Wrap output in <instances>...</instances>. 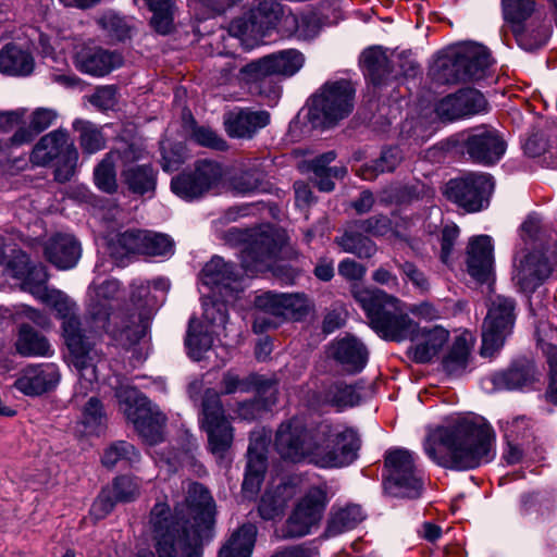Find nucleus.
Masks as SVG:
<instances>
[{
    "label": "nucleus",
    "instance_id": "1",
    "mask_svg": "<svg viewBox=\"0 0 557 557\" xmlns=\"http://www.w3.org/2000/svg\"><path fill=\"white\" fill-rule=\"evenodd\" d=\"M214 502L209 491L191 483L185 500L174 512L165 502H157L149 527L158 557H202V546L213 536Z\"/></svg>",
    "mask_w": 557,
    "mask_h": 557
},
{
    "label": "nucleus",
    "instance_id": "2",
    "mask_svg": "<svg viewBox=\"0 0 557 557\" xmlns=\"http://www.w3.org/2000/svg\"><path fill=\"white\" fill-rule=\"evenodd\" d=\"M360 447L352 429L338 430L327 423L308 428L299 419L283 422L275 435V449L284 460L308 461L320 468L350 465Z\"/></svg>",
    "mask_w": 557,
    "mask_h": 557
},
{
    "label": "nucleus",
    "instance_id": "3",
    "mask_svg": "<svg viewBox=\"0 0 557 557\" xmlns=\"http://www.w3.org/2000/svg\"><path fill=\"white\" fill-rule=\"evenodd\" d=\"M493 444V430L483 419L457 417L430 431L423 446L436 465L463 471L490 462Z\"/></svg>",
    "mask_w": 557,
    "mask_h": 557
},
{
    "label": "nucleus",
    "instance_id": "4",
    "mask_svg": "<svg viewBox=\"0 0 557 557\" xmlns=\"http://www.w3.org/2000/svg\"><path fill=\"white\" fill-rule=\"evenodd\" d=\"M40 301L52 308L63 321V335L71 354V362L79 375L75 396L78 397L79 394L85 396L94 389L98 380L97 366L95 364L97 354L92 348L90 336L81 327L76 314V304L58 289H51Z\"/></svg>",
    "mask_w": 557,
    "mask_h": 557
},
{
    "label": "nucleus",
    "instance_id": "5",
    "mask_svg": "<svg viewBox=\"0 0 557 557\" xmlns=\"http://www.w3.org/2000/svg\"><path fill=\"white\" fill-rule=\"evenodd\" d=\"M355 300L364 310L371 327L383 338L394 342L409 339L417 331V323L399 308V300L385 292L355 284Z\"/></svg>",
    "mask_w": 557,
    "mask_h": 557
},
{
    "label": "nucleus",
    "instance_id": "6",
    "mask_svg": "<svg viewBox=\"0 0 557 557\" xmlns=\"http://www.w3.org/2000/svg\"><path fill=\"white\" fill-rule=\"evenodd\" d=\"M492 60L487 49L478 44H463L442 51L430 73L442 84L476 82L488 75Z\"/></svg>",
    "mask_w": 557,
    "mask_h": 557
},
{
    "label": "nucleus",
    "instance_id": "7",
    "mask_svg": "<svg viewBox=\"0 0 557 557\" xmlns=\"http://www.w3.org/2000/svg\"><path fill=\"white\" fill-rule=\"evenodd\" d=\"M355 88L349 81L326 82L312 97L308 119L314 127L327 128L354 110Z\"/></svg>",
    "mask_w": 557,
    "mask_h": 557
},
{
    "label": "nucleus",
    "instance_id": "8",
    "mask_svg": "<svg viewBox=\"0 0 557 557\" xmlns=\"http://www.w3.org/2000/svg\"><path fill=\"white\" fill-rule=\"evenodd\" d=\"M384 490L394 497L417 498L423 490V475L413 455L404 448L391 449L385 455Z\"/></svg>",
    "mask_w": 557,
    "mask_h": 557
},
{
    "label": "nucleus",
    "instance_id": "9",
    "mask_svg": "<svg viewBox=\"0 0 557 557\" xmlns=\"http://www.w3.org/2000/svg\"><path fill=\"white\" fill-rule=\"evenodd\" d=\"M120 403L125 405L124 414L139 435L153 445L162 441L166 417L145 396L133 387H121L116 391Z\"/></svg>",
    "mask_w": 557,
    "mask_h": 557
},
{
    "label": "nucleus",
    "instance_id": "10",
    "mask_svg": "<svg viewBox=\"0 0 557 557\" xmlns=\"http://www.w3.org/2000/svg\"><path fill=\"white\" fill-rule=\"evenodd\" d=\"M515 321L516 300L504 295L492 297L482 324V356H493L503 347L507 336L512 332Z\"/></svg>",
    "mask_w": 557,
    "mask_h": 557
},
{
    "label": "nucleus",
    "instance_id": "11",
    "mask_svg": "<svg viewBox=\"0 0 557 557\" xmlns=\"http://www.w3.org/2000/svg\"><path fill=\"white\" fill-rule=\"evenodd\" d=\"M253 331L262 333L277 327L281 319H298L307 309L306 299L298 294L259 295L255 299Z\"/></svg>",
    "mask_w": 557,
    "mask_h": 557
},
{
    "label": "nucleus",
    "instance_id": "12",
    "mask_svg": "<svg viewBox=\"0 0 557 557\" xmlns=\"http://www.w3.org/2000/svg\"><path fill=\"white\" fill-rule=\"evenodd\" d=\"M201 428L208 435L209 450L218 459H224L233 444L234 429L225 417L220 394L212 388L202 398Z\"/></svg>",
    "mask_w": 557,
    "mask_h": 557
},
{
    "label": "nucleus",
    "instance_id": "13",
    "mask_svg": "<svg viewBox=\"0 0 557 557\" xmlns=\"http://www.w3.org/2000/svg\"><path fill=\"white\" fill-rule=\"evenodd\" d=\"M223 238L233 246L246 243L240 252V259L243 268L250 274L269 269L276 253V244L267 233L248 236L246 232L231 227L225 232Z\"/></svg>",
    "mask_w": 557,
    "mask_h": 557
},
{
    "label": "nucleus",
    "instance_id": "14",
    "mask_svg": "<svg viewBox=\"0 0 557 557\" xmlns=\"http://www.w3.org/2000/svg\"><path fill=\"white\" fill-rule=\"evenodd\" d=\"M494 188L493 177L485 173H471L461 178L450 180L445 194L449 200L467 212H478L488 206Z\"/></svg>",
    "mask_w": 557,
    "mask_h": 557
},
{
    "label": "nucleus",
    "instance_id": "15",
    "mask_svg": "<svg viewBox=\"0 0 557 557\" xmlns=\"http://www.w3.org/2000/svg\"><path fill=\"white\" fill-rule=\"evenodd\" d=\"M301 52L289 49L251 61L239 70L238 79L246 84L260 82L269 76H293L304 65Z\"/></svg>",
    "mask_w": 557,
    "mask_h": 557
},
{
    "label": "nucleus",
    "instance_id": "16",
    "mask_svg": "<svg viewBox=\"0 0 557 557\" xmlns=\"http://www.w3.org/2000/svg\"><path fill=\"white\" fill-rule=\"evenodd\" d=\"M132 300L141 307L139 312L113 317L121 322L122 342L129 345L138 343L147 334L154 309L158 307L157 299L150 295L149 283L133 284Z\"/></svg>",
    "mask_w": 557,
    "mask_h": 557
},
{
    "label": "nucleus",
    "instance_id": "17",
    "mask_svg": "<svg viewBox=\"0 0 557 557\" xmlns=\"http://www.w3.org/2000/svg\"><path fill=\"white\" fill-rule=\"evenodd\" d=\"M223 177L220 163L209 160H200L195 170L183 173L172 178L171 188L178 197L193 200L202 197L214 188Z\"/></svg>",
    "mask_w": 557,
    "mask_h": 557
},
{
    "label": "nucleus",
    "instance_id": "18",
    "mask_svg": "<svg viewBox=\"0 0 557 557\" xmlns=\"http://www.w3.org/2000/svg\"><path fill=\"white\" fill-rule=\"evenodd\" d=\"M326 505V486H312L297 504L287 519L284 537H301L311 532L317 525Z\"/></svg>",
    "mask_w": 557,
    "mask_h": 557
},
{
    "label": "nucleus",
    "instance_id": "19",
    "mask_svg": "<svg viewBox=\"0 0 557 557\" xmlns=\"http://www.w3.org/2000/svg\"><path fill=\"white\" fill-rule=\"evenodd\" d=\"M282 15L280 3L264 0L248 14L232 21L230 33L239 38L259 39L276 26Z\"/></svg>",
    "mask_w": 557,
    "mask_h": 557
},
{
    "label": "nucleus",
    "instance_id": "20",
    "mask_svg": "<svg viewBox=\"0 0 557 557\" xmlns=\"http://www.w3.org/2000/svg\"><path fill=\"white\" fill-rule=\"evenodd\" d=\"M463 148L473 162L492 165L504 156L507 144L497 129L480 125L469 131L463 141Z\"/></svg>",
    "mask_w": 557,
    "mask_h": 557
},
{
    "label": "nucleus",
    "instance_id": "21",
    "mask_svg": "<svg viewBox=\"0 0 557 557\" xmlns=\"http://www.w3.org/2000/svg\"><path fill=\"white\" fill-rule=\"evenodd\" d=\"M94 295L90 296L88 305V317L91 320V332L104 331L113 338L122 342L121 325H111L110 314L112 306L111 300L115 299L120 293V284L115 280L106 281L92 288Z\"/></svg>",
    "mask_w": 557,
    "mask_h": 557
},
{
    "label": "nucleus",
    "instance_id": "22",
    "mask_svg": "<svg viewBox=\"0 0 557 557\" xmlns=\"http://www.w3.org/2000/svg\"><path fill=\"white\" fill-rule=\"evenodd\" d=\"M487 110L483 94L473 88H462L442 98L435 106L437 116L443 121H455Z\"/></svg>",
    "mask_w": 557,
    "mask_h": 557
},
{
    "label": "nucleus",
    "instance_id": "23",
    "mask_svg": "<svg viewBox=\"0 0 557 557\" xmlns=\"http://www.w3.org/2000/svg\"><path fill=\"white\" fill-rule=\"evenodd\" d=\"M553 263L542 251H532L516 267L512 280L523 293H533L550 274Z\"/></svg>",
    "mask_w": 557,
    "mask_h": 557
},
{
    "label": "nucleus",
    "instance_id": "24",
    "mask_svg": "<svg viewBox=\"0 0 557 557\" xmlns=\"http://www.w3.org/2000/svg\"><path fill=\"white\" fill-rule=\"evenodd\" d=\"M123 64V57L102 47L84 45L74 54L75 67L91 76H104Z\"/></svg>",
    "mask_w": 557,
    "mask_h": 557
},
{
    "label": "nucleus",
    "instance_id": "25",
    "mask_svg": "<svg viewBox=\"0 0 557 557\" xmlns=\"http://www.w3.org/2000/svg\"><path fill=\"white\" fill-rule=\"evenodd\" d=\"M535 5L536 0H502L504 18L512 25L519 45L525 50L542 47L549 37V29L545 27L542 29L539 38L533 42H527L522 25L534 13Z\"/></svg>",
    "mask_w": 557,
    "mask_h": 557
},
{
    "label": "nucleus",
    "instance_id": "26",
    "mask_svg": "<svg viewBox=\"0 0 557 557\" xmlns=\"http://www.w3.org/2000/svg\"><path fill=\"white\" fill-rule=\"evenodd\" d=\"M493 251L492 239L487 235L472 237L468 243L467 271L479 283H488L494 275Z\"/></svg>",
    "mask_w": 557,
    "mask_h": 557
},
{
    "label": "nucleus",
    "instance_id": "27",
    "mask_svg": "<svg viewBox=\"0 0 557 557\" xmlns=\"http://www.w3.org/2000/svg\"><path fill=\"white\" fill-rule=\"evenodd\" d=\"M269 123L268 111H253L249 108H235L223 117L225 132L232 138L250 139Z\"/></svg>",
    "mask_w": 557,
    "mask_h": 557
},
{
    "label": "nucleus",
    "instance_id": "28",
    "mask_svg": "<svg viewBox=\"0 0 557 557\" xmlns=\"http://www.w3.org/2000/svg\"><path fill=\"white\" fill-rule=\"evenodd\" d=\"M59 369L53 363L27 367L15 381L14 386L25 395H41L57 386Z\"/></svg>",
    "mask_w": 557,
    "mask_h": 557
},
{
    "label": "nucleus",
    "instance_id": "29",
    "mask_svg": "<svg viewBox=\"0 0 557 557\" xmlns=\"http://www.w3.org/2000/svg\"><path fill=\"white\" fill-rule=\"evenodd\" d=\"M449 333L444 327L436 325L430 329H419L410 337L414 344L409 348V356L419 363L430 362L447 343Z\"/></svg>",
    "mask_w": 557,
    "mask_h": 557
},
{
    "label": "nucleus",
    "instance_id": "30",
    "mask_svg": "<svg viewBox=\"0 0 557 557\" xmlns=\"http://www.w3.org/2000/svg\"><path fill=\"white\" fill-rule=\"evenodd\" d=\"M539 380V372L534 363L522 359L515 361L505 371L495 373L492 376V383L495 389H522L530 387Z\"/></svg>",
    "mask_w": 557,
    "mask_h": 557
},
{
    "label": "nucleus",
    "instance_id": "31",
    "mask_svg": "<svg viewBox=\"0 0 557 557\" xmlns=\"http://www.w3.org/2000/svg\"><path fill=\"white\" fill-rule=\"evenodd\" d=\"M243 274L232 262L225 261L222 257L214 256L208 261L201 271V281L205 285L223 290H233Z\"/></svg>",
    "mask_w": 557,
    "mask_h": 557
},
{
    "label": "nucleus",
    "instance_id": "32",
    "mask_svg": "<svg viewBox=\"0 0 557 557\" xmlns=\"http://www.w3.org/2000/svg\"><path fill=\"white\" fill-rule=\"evenodd\" d=\"M74 147L66 131L57 129L42 136L34 146L29 161L35 165H47Z\"/></svg>",
    "mask_w": 557,
    "mask_h": 557
},
{
    "label": "nucleus",
    "instance_id": "33",
    "mask_svg": "<svg viewBox=\"0 0 557 557\" xmlns=\"http://www.w3.org/2000/svg\"><path fill=\"white\" fill-rule=\"evenodd\" d=\"M45 256L58 269L67 270L77 263L81 246L72 235L57 234L46 243Z\"/></svg>",
    "mask_w": 557,
    "mask_h": 557
},
{
    "label": "nucleus",
    "instance_id": "34",
    "mask_svg": "<svg viewBox=\"0 0 557 557\" xmlns=\"http://www.w3.org/2000/svg\"><path fill=\"white\" fill-rule=\"evenodd\" d=\"M331 356L345 371L355 373L361 371L368 361L366 346L355 337H344L331 346Z\"/></svg>",
    "mask_w": 557,
    "mask_h": 557
},
{
    "label": "nucleus",
    "instance_id": "35",
    "mask_svg": "<svg viewBox=\"0 0 557 557\" xmlns=\"http://www.w3.org/2000/svg\"><path fill=\"white\" fill-rule=\"evenodd\" d=\"M361 386L359 384H347L345 381H334L323 386L319 392V399L322 404L342 410L356 406L361 400Z\"/></svg>",
    "mask_w": 557,
    "mask_h": 557
},
{
    "label": "nucleus",
    "instance_id": "36",
    "mask_svg": "<svg viewBox=\"0 0 557 557\" xmlns=\"http://www.w3.org/2000/svg\"><path fill=\"white\" fill-rule=\"evenodd\" d=\"M121 177L133 194L152 197L157 186V171L150 164H138L122 170Z\"/></svg>",
    "mask_w": 557,
    "mask_h": 557
},
{
    "label": "nucleus",
    "instance_id": "37",
    "mask_svg": "<svg viewBox=\"0 0 557 557\" xmlns=\"http://www.w3.org/2000/svg\"><path fill=\"white\" fill-rule=\"evenodd\" d=\"M32 54L15 45H7L0 51V72L12 76H26L34 70Z\"/></svg>",
    "mask_w": 557,
    "mask_h": 557
},
{
    "label": "nucleus",
    "instance_id": "38",
    "mask_svg": "<svg viewBox=\"0 0 557 557\" xmlns=\"http://www.w3.org/2000/svg\"><path fill=\"white\" fill-rule=\"evenodd\" d=\"M256 536L257 527L255 524H243L221 547L219 557H251Z\"/></svg>",
    "mask_w": 557,
    "mask_h": 557
},
{
    "label": "nucleus",
    "instance_id": "39",
    "mask_svg": "<svg viewBox=\"0 0 557 557\" xmlns=\"http://www.w3.org/2000/svg\"><path fill=\"white\" fill-rule=\"evenodd\" d=\"M364 519L359 505L349 504L343 507H333L326 527L329 536H336L355 529Z\"/></svg>",
    "mask_w": 557,
    "mask_h": 557
},
{
    "label": "nucleus",
    "instance_id": "40",
    "mask_svg": "<svg viewBox=\"0 0 557 557\" xmlns=\"http://www.w3.org/2000/svg\"><path fill=\"white\" fill-rule=\"evenodd\" d=\"M15 347L22 356H50L51 347L48 339L35 331L28 323L18 326Z\"/></svg>",
    "mask_w": 557,
    "mask_h": 557
},
{
    "label": "nucleus",
    "instance_id": "41",
    "mask_svg": "<svg viewBox=\"0 0 557 557\" xmlns=\"http://www.w3.org/2000/svg\"><path fill=\"white\" fill-rule=\"evenodd\" d=\"M362 234L363 232L351 222L343 236L337 237L335 240L345 252L356 255L358 258L368 259L376 252V245Z\"/></svg>",
    "mask_w": 557,
    "mask_h": 557
},
{
    "label": "nucleus",
    "instance_id": "42",
    "mask_svg": "<svg viewBox=\"0 0 557 557\" xmlns=\"http://www.w3.org/2000/svg\"><path fill=\"white\" fill-rule=\"evenodd\" d=\"M96 23L109 44L122 42L132 36V25L126 17L114 11L103 12L96 18Z\"/></svg>",
    "mask_w": 557,
    "mask_h": 557
},
{
    "label": "nucleus",
    "instance_id": "43",
    "mask_svg": "<svg viewBox=\"0 0 557 557\" xmlns=\"http://www.w3.org/2000/svg\"><path fill=\"white\" fill-rule=\"evenodd\" d=\"M140 460V454L135 446L126 441H116L108 446L101 457L106 468H113L117 465L133 467Z\"/></svg>",
    "mask_w": 557,
    "mask_h": 557
},
{
    "label": "nucleus",
    "instance_id": "44",
    "mask_svg": "<svg viewBox=\"0 0 557 557\" xmlns=\"http://www.w3.org/2000/svg\"><path fill=\"white\" fill-rule=\"evenodd\" d=\"M403 160L397 147L383 149L379 159L366 163L357 170V174L366 181L374 180L380 173L392 172Z\"/></svg>",
    "mask_w": 557,
    "mask_h": 557
},
{
    "label": "nucleus",
    "instance_id": "45",
    "mask_svg": "<svg viewBox=\"0 0 557 557\" xmlns=\"http://www.w3.org/2000/svg\"><path fill=\"white\" fill-rule=\"evenodd\" d=\"M213 335H220V332H212L196 319H190L186 345L189 349V355L195 360H200L203 354L208 351L213 344Z\"/></svg>",
    "mask_w": 557,
    "mask_h": 557
},
{
    "label": "nucleus",
    "instance_id": "46",
    "mask_svg": "<svg viewBox=\"0 0 557 557\" xmlns=\"http://www.w3.org/2000/svg\"><path fill=\"white\" fill-rule=\"evenodd\" d=\"M73 128L78 133V143L84 153L94 154L106 148V137L99 126L85 121L76 120Z\"/></svg>",
    "mask_w": 557,
    "mask_h": 557
},
{
    "label": "nucleus",
    "instance_id": "47",
    "mask_svg": "<svg viewBox=\"0 0 557 557\" xmlns=\"http://www.w3.org/2000/svg\"><path fill=\"white\" fill-rule=\"evenodd\" d=\"M144 230H128L117 234L109 242L108 250L112 258L120 261L132 253H140Z\"/></svg>",
    "mask_w": 557,
    "mask_h": 557
},
{
    "label": "nucleus",
    "instance_id": "48",
    "mask_svg": "<svg viewBox=\"0 0 557 557\" xmlns=\"http://www.w3.org/2000/svg\"><path fill=\"white\" fill-rule=\"evenodd\" d=\"M361 63L375 85L383 83L391 73L387 55L380 47L364 50L361 55Z\"/></svg>",
    "mask_w": 557,
    "mask_h": 557
},
{
    "label": "nucleus",
    "instance_id": "49",
    "mask_svg": "<svg viewBox=\"0 0 557 557\" xmlns=\"http://www.w3.org/2000/svg\"><path fill=\"white\" fill-rule=\"evenodd\" d=\"M152 12L151 25L162 35L169 34L173 28L175 0H144Z\"/></svg>",
    "mask_w": 557,
    "mask_h": 557
},
{
    "label": "nucleus",
    "instance_id": "50",
    "mask_svg": "<svg viewBox=\"0 0 557 557\" xmlns=\"http://www.w3.org/2000/svg\"><path fill=\"white\" fill-rule=\"evenodd\" d=\"M114 153H107L94 170L96 186L107 194H114L117 190Z\"/></svg>",
    "mask_w": 557,
    "mask_h": 557
},
{
    "label": "nucleus",
    "instance_id": "51",
    "mask_svg": "<svg viewBox=\"0 0 557 557\" xmlns=\"http://www.w3.org/2000/svg\"><path fill=\"white\" fill-rule=\"evenodd\" d=\"M469 345L465 337H457L448 352L443 360L444 370L450 375L461 373L468 363Z\"/></svg>",
    "mask_w": 557,
    "mask_h": 557
},
{
    "label": "nucleus",
    "instance_id": "52",
    "mask_svg": "<svg viewBox=\"0 0 557 557\" xmlns=\"http://www.w3.org/2000/svg\"><path fill=\"white\" fill-rule=\"evenodd\" d=\"M22 288L29 292L37 299H41L51 289L47 287L48 273L42 264L29 265L22 277Z\"/></svg>",
    "mask_w": 557,
    "mask_h": 557
},
{
    "label": "nucleus",
    "instance_id": "53",
    "mask_svg": "<svg viewBox=\"0 0 557 557\" xmlns=\"http://www.w3.org/2000/svg\"><path fill=\"white\" fill-rule=\"evenodd\" d=\"M520 423L525 424L524 419L515 418L511 422H507V428L505 430L507 447L504 450L503 457L509 465L518 463L523 457V445L525 442L519 441V434L516 430Z\"/></svg>",
    "mask_w": 557,
    "mask_h": 557
},
{
    "label": "nucleus",
    "instance_id": "54",
    "mask_svg": "<svg viewBox=\"0 0 557 557\" xmlns=\"http://www.w3.org/2000/svg\"><path fill=\"white\" fill-rule=\"evenodd\" d=\"M140 253L146 256H168L173 253V242L164 234L143 231Z\"/></svg>",
    "mask_w": 557,
    "mask_h": 557
},
{
    "label": "nucleus",
    "instance_id": "55",
    "mask_svg": "<svg viewBox=\"0 0 557 557\" xmlns=\"http://www.w3.org/2000/svg\"><path fill=\"white\" fill-rule=\"evenodd\" d=\"M231 186L237 194H253L263 189V174L257 169L243 171L232 178Z\"/></svg>",
    "mask_w": 557,
    "mask_h": 557
},
{
    "label": "nucleus",
    "instance_id": "56",
    "mask_svg": "<svg viewBox=\"0 0 557 557\" xmlns=\"http://www.w3.org/2000/svg\"><path fill=\"white\" fill-rule=\"evenodd\" d=\"M115 502L128 503L135 500L140 494V482L137 478L121 475L112 484L110 491Z\"/></svg>",
    "mask_w": 557,
    "mask_h": 557
},
{
    "label": "nucleus",
    "instance_id": "57",
    "mask_svg": "<svg viewBox=\"0 0 557 557\" xmlns=\"http://www.w3.org/2000/svg\"><path fill=\"white\" fill-rule=\"evenodd\" d=\"M267 469V442L262 437L250 441L246 471L263 475Z\"/></svg>",
    "mask_w": 557,
    "mask_h": 557
},
{
    "label": "nucleus",
    "instance_id": "58",
    "mask_svg": "<svg viewBox=\"0 0 557 557\" xmlns=\"http://www.w3.org/2000/svg\"><path fill=\"white\" fill-rule=\"evenodd\" d=\"M203 319L206 323L203 327L212 332L224 330L228 319L226 306L220 301H205Z\"/></svg>",
    "mask_w": 557,
    "mask_h": 557
},
{
    "label": "nucleus",
    "instance_id": "59",
    "mask_svg": "<svg viewBox=\"0 0 557 557\" xmlns=\"http://www.w3.org/2000/svg\"><path fill=\"white\" fill-rule=\"evenodd\" d=\"M54 161V180L59 183L69 182L77 168L78 151L76 147L69 149Z\"/></svg>",
    "mask_w": 557,
    "mask_h": 557
},
{
    "label": "nucleus",
    "instance_id": "60",
    "mask_svg": "<svg viewBox=\"0 0 557 557\" xmlns=\"http://www.w3.org/2000/svg\"><path fill=\"white\" fill-rule=\"evenodd\" d=\"M82 421L90 433H98L106 421L102 405L96 397H90L84 406Z\"/></svg>",
    "mask_w": 557,
    "mask_h": 557
},
{
    "label": "nucleus",
    "instance_id": "61",
    "mask_svg": "<svg viewBox=\"0 0 557 557\" xmlns=\"http://www.w3.org/2000/svg\"><path fill=\"white\" fill-rule=\"evenodd\" d=\"M336 158L334 151H327L311 161L310 168L318 180V187L322 191H331L334 188L333 181L325 178L329 173L330 166H327L331 162H333Z\"/></svg>",
    "mask_w": 557,
    "mask_h": 557
},
{
    "label": "nucleus",
    "instance_id": "62",
    "mask_svg": "<svg viewBox=\"0 0 557 557\" xmlns=\"http://www.w3.org/2000/svg\"><path fill=\"white\" fill-rule=\"evenodd\" d=\"M286 506V499L276 492L268 491L261 497L259 504V513L264 520H272L283 513Z\"/></svg>",
    "mask_w": 557,
    "mask_h": 557
},
{
    "label": "nucleus",
    "instance_id": "63",
    "mask_svg": "<svg viewBox=\"0 0 557 557\" xmlns=\"http://www.w3.org/2000/svg\"><path fill=\"white\" fill-rule=\"evenodd\" d=\"M108 153H114L113 160L121 161L123 169L134 166L133 163L145 158V149L137 144L123 143L120 147L110 150Z\"/></svg>",
    "mask_w": 557,
    "mask_h": 557
},
{
    "label": "nucleus",
    "instance_id": "64",
    "mask_svg": "<svg viewBox=\"0 0 557 557\" xmlns=\"http://www.w3.org/2000/svg\"><path fill=\"white\" fill-rule=\"evenodd\" d=\"M12 149L13 147L7 140L0 141V172L3 174L12 175L27 165V160L23 157H14Z\"/></svg>",
    "mask_w": 557,
    "mask_h": 557
}]
</instances>
